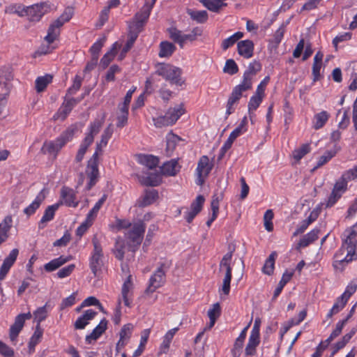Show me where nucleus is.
Wrapping results in <instances>:
<instances>
[{"label":"nucleus","mask_w":357,"mask_h":357,"mask_svg":"<svg viewBox=\"0 0 357 357\" xmlns=\"http://www.w3.org/2000/svg\"><path fill=\"white\" fill-rule=\"evenodd\" d=\"M114 132V126L109 123L104 130L100 142L97 143L95 153L88 161L86 168V174L89 178L86 185V190H89L93 187L98 181V155L102 153V149L107 146L109 139L112 137Z\"/></svg>","instance_id":"1"},{"label":"nucleus","mask_w":357,"mask_h":357,"mask_svg":"<svg viewBox=\"0 0 357 357\" xmlns=\"http://www.w3.org/2000/svg\"><path fill=\"white\" fill-rule=\"evenodd\" d=\"M345 238L338 252L335 255L336 262L349 263L357 259V222L344 233Z\"/></svg>","instance_id":"2"},{"label":"nucleus","mask_w":357,"mask_h":357,"mask_svg":"<svg viewBox=\"0 0 357 357\" xmlns=\"http://www.w3.org/2000/svg\"><path fill=\"white\" fill-rule=\"evenodd\" d=\"M356 178L357 165L353 169L346 171L336 181L326 206L327 208L333 206L346 191L348 181Z\"/></svg>","instance_id":"3"},{"label":"nucleus","mask_w":357,"mask_h":357,"mask_svg":"<svg viewBox=\"0 0 357 357\" xmlns=\"http://www.w3.org/2000/svg\"><path fill=\"white\" fill-rule=\"evenodd\" d=\"M73 15V8H66L63 13L55 20L49 26L47 34L45 37V40L48 44H52L59 36L60 28L67 22H68Z\"/></svg>","instance_id":"4"},{"label":"nucleus","mask_w":357,"mask_h":357,"mask_svg":"<svg viewBox=\"0 0 357 357\" xmlns=\"http://www.w3.org/2000/svg\"><path fill=\"white\" fill-rule=\"evenodd\" d=\"M171 264V261L168 260H165L159 264L158 267L150 278L149 287L146 289L147 292L153 293L165 284L166 273L169 269Z\"/></svg>","instance_id":"5"},{"label":"nucleus","mask_w":357,"mask_h":357,"mask_svg":"<svg viewBox=\"0 0 357 357\" xmlns=\"http://www.w3.org/2000/svg\"><path fill=\"white\" fill-rule=\"evenodd\" d=\"M103 121L100 119H96L91 123L89 128V132L86 134L75 157V160L79 162L82 160L84 154L86 152L88 147L92 144L94 137L99 132L102 126Z\"/></svg>","instance_id":"6"},{"label":"nucleus","mask_w":357,"mask_h":357,"mask_svg":"<svg viewBox=\"0 0 357 357\" xmlns=\"http://www.w3.org/2000/svg\"><path fill=\"white\" fill-rule=\"evenodd\" d=\"M51 9V6L47 2H41L30 6L24 7L20 11H15L19 16H27L28 20L31 22H38L41 17L47 13Z\"/></svg>","instance_id":"7"},{"label":"nucleus","mask_w":357,"mask_h":357,"mask_svg":"<svg viewBox=\"0 0 357 357\" xmlns=\"http://www.w3.org/2000/svg\"><path fill=\"white\" fill-rule=\"evenodd\" d=\"M181 69L168 63H160L157 66L155 73L171 84L181 86L183 84L181 78Z\"/></svg>","instance_id":"8"},{"label":"nucleus","mask_w":357,"mask_h":357,"mask_svg":"<svg viewBox=\"0 0 357 357\" xmlns=\"http://www.w3.org/2000/svg\"><path fill=\"white\" fill-rule=\"evenodd\" d=\"M93 250L89 259V267L95 277H98L102 272L103 266L102 248L96 237L92 240Z\"/></svg>","instance_id":"9"},{"label":"nucleus","mask_w":357,"mask_h":357,"mask_svg":"<svg viewBox=\"0 0 357 357\" xmlns=\"http://www.w3.org/2000/svg\"><path fill=\"white\" fill-rule=\"evenodd\" d=\"M170 38L174 42L178 43L181 48H183L185 41H195L198 36H201L203 30L200 27H195L192 29L191 32L188 34H183L181 31L175 27H171L168 29Z\"/></svg>","instance_id":"10"},{"label":"nucleus","mask_w":357,"mask_h":357,"mask_svg":"<svg viewBox=\"0 0 357 357\" xmlns=\"http://www.w3.org/2000/svg\"><path fill=\"white\" fill-rule=\"evenodd\" d=\"M231 272L232 268L231 266V253L225 254L222 258L219 264V273H224L222 285L220 289V291H222L225 295H228L230 291Z\"/></svg>","instance_id":"11"},{"label":"nucleus","mask_w":357,"mask_h":357,"mask_svg":"<svg viewBox=\"0 0 357 357\" xmlns=\"http://www.w3.org/2000/svg\"><path fill=\"white\" fill-rule=\"evenodd\" d=\"M146 229V225L143 220L135 222L132 227L126 233V236L133 244H141Z\"/></svg>","instance_id":"12"},{"label":"nucleus","mask_w":357,"mask_h":357,"mask_svg":"<svg viewBox=\"0 0 357 357\" xmlns=\"http://www.w3.org/2000/svg\"><path fill=\"white\" fill-rule=\"evenodd\" d=\"M150 13L151 11L149 10V8H145L142 6L140 10L135 15L132 22L129 25V29L134 32H137V34H139L146 23Z\"/></svg>","instance_id":"13"},{"label":"nucleus","mask_w":357,"mask_h":357,"mask_svg":"<svg viewBox=\"0 0 357 357\" xmlns=\"http://www.w3.org/2000/svg\"><path fill=\"white\" fill-rule=\"evenodd\" d=\"M249 89H250V88L241 83L234 88L227 103L226 114L227 116L234 112V105L238 103L242 96L243 92Z\"/></svg>","instance_id":"14"},{"label":"nucleus","mask_w":357,"mask_h":357,"mask_svg":"<svg viewBox=\"0 0 357 357\" xmlns=\"http://www.w3.org/2000/svg\"><path fill=\"white\" fill-rule=\"evenodd\" d=\"M31 318L30 312L18 314L15 319L14 324L10 326L9 331V337L12 342L16 340L19 333L23 328L26 320Z\"/></svg>","instance_id":"15"},{"label":"nucleus","mask_w":357,"mask_h":357,"mask_svg":"<svg viewBox=\"0 0 357 357\" xmlns=\"http://www.w3.org/2000/svg\"><path fill=\"white\" fill-rule=\"evenodd\" d=\"M211 170V166L208 163L207 156H202L197 164L196 184L202 185L204 183V177H206Z\"/></svg>","instance_id":"16"},{"label":"nucleus","mask_w":357,"mask_h":357,"mask_svg":"<svg viewBox=\"0 0 357 357\" xmlns=\"http://www.w3.org/2000/svg\"><path fill=\"white\" fill-rule=\"evenodd\" d=\"M13 75L10 68H3L0 70V92L8 94L12 87Z\"/></svg>","instance_id":"17"},{"label":"nucleus","mask_w":357,"mask_h":357,"mask_svg":"<svg viewBox=\"0 0 357 357\" xmlns=\"http://www.w3.org/2000/svg\"><path fill=\"white\" fill-rule=\"evenodd\" d=\"M261 68V64L258 61H254L251 62L243 74L241 84L251 89L252 86V79Z\"/></svg>","instance_id":"18"},{"label":"nucleus","mask_w":357,"mask_h":357,"mask_svg":"<svg viewBox=\"0 0 357 357\" xmlns=\"http://www.w3.org/2000/svg\"><path fill=\"white\" fill-rule=\"evenodd\" d=\"M18 254L19 250L17 248L13 249L8 256L4 259L0 267V280H3L6 278L7 273L16 261Z\"/></svg>","instance_id":"19"},{"label":"nucleus","mask_w":357,"mask_h":357,"mask_svg":"<svg viewBox=\"0 0 357 357\" xmlns=\"http://www.w3.org/2000/svg\"><path fill=\"white\" fill-rule=\"evenodd\" d=\"M67 143L66 140L59 136L54 141L46 142L43 144L41 149L44 153H50L56 155L63 146Z\"/></svg>","instance_id":"20"},{"label":"nucleus","mask_w":357,"mask_h":357,"mask_svg":"<svg viewBox=\"0 0 357 357\" xmlns=\"http://www.w3.org/2000/svg\"><path fill=\"white\" fill-rule=\"evenodd\" d=\"M61 204H66L70 207H77L78 201L76 200V194L74 190L66 186H63L61 190Z\"/></svg>","instance_id":"21"},{"label":"nucleus","mask_w":357,"mask_h":357,"mask_svg":"<svg viewBox=\"0 0 357 357\" xmlns=\"http://www.w3.org/2000/svg\"><path fill=\"white\" fill-rule=\"evenodd\" d=\"M133 330V326L131 324H127L123 326L119 333V340L116 343V350L119 352L120 349L123 348L131 337Z\"/></svg>","instance_id":"22"},{"label":"nucleus","mask_w":357,"mask_h":357,"mask_svg":"<svg viewBox=\"0 0 357 357\" xmlns=\"http://www.w3.org/2000/svg\"><path fill=\"white\" fill-rule=\"evenodd\" d=\"M158 198V192L156 190H145L142 195L137 202V205L140 208H144L152 204Z\"/></svg>","instance_id":"23"},{"label":"nucleus","mask_w":357,"mask_h":357,"mask_svg":"<svg viewBox=\"0 0 357 357\" xmlns=\"http://www.w3.org/2000/svg\"><path fill=\"white\" fill-rule=\"evenodd\" d=\"M238 53L245 59H250L253 56L254 43L250 40H244L237 43Z\"/></svg>","instance_id":"24"},{"label":"nucleus","mask_w":357,"mask_h":357,"mask_svg":"<svg viewBox=\"0 0 357 357\" xmlns=\"http://www.w3.org/2000/svg\"><path fill=\"white\" fill-rule=\"evenodd\" d=\"M184 113L185 109L183 108V105L180 104L174 107H170L165 113V116L169 120V123H171L172 126Z\"/></svg>","instance_id":"25"},{"label":"nucleus","mask_w":357,"mask_h":357,"mask_svg":"<svg viewBox=\"0 0 357 357\" xmlns=\"http://www.w3.org/2000/svg\"><path fill=\"white\" fill-rule=\"evenodd\" d=\"M107 321L103 319L99 324L92 331V332L86 336L85 340L88 344H91L93 340H96L106 331Z\"/></svg>","instance_id":"26"},{"label":"nucleus","mask_w":357,"mask_h":357,"mask_svg":"<svg viewBox=\"0 0 357 357\" xmlns=\"http://www.w3.org/2000/svg\"><path fill=\"white\" fill-rule=\"evenodd\" d=\"M96 314L97 312L93 310H86L75 322V328L76 329H84L88 325L89 321L92 320Z\"/></svg>","instance_id":"27"},{"label":"nucleus","mask_w":357,"mask_h":357,"mask_svg":"<svg viewBox=\"0 0 357 357\" xmlns=\"http://www.w3.org/2000/svg\"><path fill=\"white\" fill-rule=\"evenodd\" d=\"M45 198V196L43 190L38 194L33 202L24 209V213L27 217H30L31 215L34 214L36 210L40 207V206L44 201Z\"/></svg>","instance_id":"28"},{"label":"nucleus","mask_w":357,"mask_h":357,"mask_svg":"<svg viewBox=\"0 0 357 357\" xmlns=\"http://www.w3.org/2000/svg\"><path fill=\"white\" fill-rule=\"evenodd\" d=\"M60 203L49 206L45 211L44 214L38 223L39 229H43L45 224L54 218L55 211L59 208Z\"/></svg>","instance_id":"29"},{"label":"nucleus","mask_w":357,"mask_h":357,"mask_svg":"<svg viewBox=\"0 0 357 357\" xmlns=\"http://www.w3.org/2000/svg\"><path fill=\"white\" fill-rule=\"evenodd\" d=\"M180 165L177 160L172 159L166 162L161 167V172L163 174L167 176H175L180 170Z\"/></svg>","instance_id":"30"},{"label":"nucleus","mask_w":357,"mask_h":357,"mask_svg":"<svg viewBox=\"0 0 357 357\" xmlns=\"http://www.w3.org/2000/svg\"><path fill=\"white\" fill-rule=\"evenodd\" d=\"M73 109V107L72 106V104L68 101L66 98H65L63 102L58 109L57 112L54 115V119L64 121Z\"/></svg>","instance_id":"31"},{"label":"nucleus","mask_w":357,"mask_h":357,"mask_svg":"<svg viewBox=\"0 0 357 357\" xmlns=\"http://www.w3.org/2000/svg\"><path fill=\"white\" fill-rule=\"evenodd\" d=\"M13 219L10 215H7L0 223V243L1 244L8 238V232L12 227Z\"/></svg>","instance_id":"32"},{"label":"nucleus","mask_w":357,"mask_h":357,"mask_svg":"<svg viewBox=\"0 0 357 357\" xmlns=\"http://www.w3.org/2000/svg\"><path fill=\"white\" fill-rule=\"evenodd\" d=\"M71 259L70 257H63L61 256L56 259H54L50 262L47 263L44 266V268L47 272H52L60 266L68 262Z\"/></svg>","instance_id":"33"},{"label":"nucleus","mask_w":357,"mask_h":357,"mask_svg":"<svg viewBox=\"0 0 357 357\" xmlns=\"http://www.w3.org/2000/svg\"><path fill=\"white\" fill-rule=\"evenodd\" d=\"M138 161L140 164L147 167L150 169L158 166L159 160L152 155H139Z\"/></svg>","instance_id":"34"},{"label":"nucleus","mask_w":357,"mask_h":357,"mask_svg":"<svg viewBox=\"0 0 357 357\" xmlns=\"http://www.w3.org/2000/svg\"><path fill=\"white\" fill-rule=\"evenodd\" d=\"M186 12L190 18L192 20L196 21L197 23L202 24L208 20V15L206 10H195L188 8Z\"/></svg>","instance_id":"35"},{"label":"nucleus","mask_w":357,"mask_h":357,"mask_svg":"<svg viewBox=\"0 0 357 357\" xmlns=\"http://www.w3.org/2000/svg\"><path fill=\"white\" fill-rule=\"evenodd\" d=\"M330 114L326 111H321L314 115L313 119V128L315 130L321 128L329 119Z\"/></svg>","instance_id":"36"},{"label":"nucleus","mask_w":357,"mask_h":357,"mask_svg":"<svg viewBox=\"0 0 357 357\" xmlns=\"http://www.w3.org/2000/svg\"><path fill=\"white\" fill-rule=\"evenodd\" d=\"M176 49V47L173 43L168 41H162L160 44L158 55L160 57H169L175 52Z\"/></svg>","instance_id":"37"},{"label":"nucleus","mask_w":357,"mask_h":357,"mask_svg":"<svg viewBox=\"0 0 357 357\" xmlns=\"http://www.w3.org/2000/svg\"><path fill=\"white\" fill-rule=\"evenodd\" d=\"M199 2L210 11L219 13L222 7L227 3L220 2L219 0H199Z\"/></svg>","instance_id":"38"},{"label":"nucleus","mask_w":357,"mask_h":357,"mask_svg":"<svg viewBox=\"0 0 357 357\" xmlns=\"http://www.w3.org/2000/svg\"><path fill=\"white\" fill-rule=\"evenodd\" d=\"M259 344V336L250 334L245 350V354L247 356H254L256 353V348Z\"/></svg>","instance_id":"39"},{"label":"nucleus","mask_w":357,"mask_h":357,"mask_svg":"<svg viewBox=\"0 0 357 357\" xmlns=\"http://www.w3.org/2000/svg\"><path fill=\"white\" fill-rule=\"evenodd\" d=\"M137 32H134L129 29L128 33V39L126 42V44L123 47L121 52L119 55V59H123L126 55V54L131 49L134 43L135 42L136 39L138 37Z\"/></svg>","instance_id":"40"},{"label":"nucleus","mask_w":357,"mask_h":357,"mask_svg":"<svg viewBox=\"0 0 357 357\" xmlns=\"http://www.w3.org/2000/svg\"><path fill=\"white\" fill-rule=\"evenodd\" d=\"M119 47L120 45L117 43H114L111 50L103 56L100 60V64L103 68L107 67V66L114 59L117 52V50Z\"/></svg>","instance_id":"41"},{"label":"nucleus","mask_w":357,"mask_h":357,"mask_svg":"<svg viewBox=\"0 0 357 357\" xmlns=\"http://www.w3.org/2000/svg\"><path fill=\"white\" fill-rule=\"evenodd\" d=\"M150 333H151V329H149V328L144 329L142 332L140 343H139L138 348L133 353V357H138L142 354V352L144 350L145 345L148 341Z\"/></svg>","instance_id":"42"},{"label":"nucleus","mask_w":357,"mask_h":357,"mask_svg":"<svg viewBox=\"0 0 357 357\" xmlns=\"http://www.w3.org/2000/svg\"><path fill=\"white\" fill-rule=\"evenodd\" d=\"M52 80V76L49 74L38 77L35 82L37 92L40 93L43 91Z\"/></svg>","instance_id":"43"},{"label":"nucleus","mask_w":357,"mask_h":357,"mask_svg":"<svg viewBox=\"0 0 357 357\" xmlns=\"http://www.w3.org/2000/svg\"><path fill=\"white\" fill-rule=\"evenodd\" d=\"M292 276H293V272L285 271L283 273L282 277L280 281L279 282L278 287H276V289L274 291V293H273V298L274 299L276 298L280 295L282 289L284 288L285 284L291 280Z\"/></svg>","instance_id":"44"},{"label":"nucleus","mask_w":357,"mask_h":357,"mask_svg":"<svg viewBox=\"0 0 357 357\" xmlns=\"http://www.w3.org/2000/svg\"><path fill=\"white\" fill-rule=\"evenodd\" d=\"M243 37V33L241 31H237L230 37L223 40L221 44L222 50H227L230 47L233 46L237 42V40H238Z\"/></svg>","instance_id":"45"},{"label":"nucleus","mask_w":357,"mask_h":357,"mask_svg":"<svg viewBox=\"0 0 357 357\" xmlns=\"http://www.w3.org/2000/svg\"><path fill=\"white\" fill-rule=\"evenodd\" d=\"M107 199V195H103L102 197L96 203L93 208L87 214L86 221L91 222L97 216V214Z\"/></svg>","instance_id":"46"},{"label":"nucleus","mask_w":357,"mask_h":357,"mask_svg":"<svg viewBox=\"0 0 357 357\" xmlns=\"http://www.w3.org/2000/svg\"><path fill=\"white\" fill-rule=\"evenodd\" d=\"M275 255V252H272L266 260L262 268V271L265 274L271 275L273 273Z\"/></svg>","instance_id":"47"},{"label":"nucleus","mask_w":357,"mask_h":357,"mask_svg":"<svg viewBox=\"0 0 357 357\" xmlns=\"http://www.w3.org/2000/svg\"><path fill=\"white\" fill-rule=\"evenodd\" d=\"M161 178L158 174H150L142 181L146 186H158L160 184Z\"/></svg>","instance_id":"48"},{"label":"nucleus","mask_w":357,"mask_h":357,"mask_svg":"<svg viewBox=\"0 0 357 357\" xmlns=\"http://www.w3.org/2000/svg\"><path fill=\"white\" fill-rule=\"evenodd\" d=\"M166 139H167L166 152L168 154H169L175 149L176 144L180 140V138L177 135L171 132L167 135Z\"/></svg>","instance_id":"49"},{"label":"nucleus","mask_w":357,"mask_h":357,"mask_svg":"<svg viewBox=\"0 0 357 357\" xmlns=\"http://www.w3.org/2000/svg\"><path fill=\"white\" fill-rule=\"evenodd\" d=\"M263 96L257 93L252 96L248 102V111L251 114L255 111L262 102Z\"/></svg>","instance_id":"50"},{"label":"nucleus","mask_w":357,"mask_h":357,"mask_svg":"<svg viewBox=\"0 0 357 357\" xmlns=\"http://www.w3.org/2000/svg\"><path fill=\"white\" fill-rule=\"evenodd\" d=\"M43 335V331L40 329L39 326H36V331L31 336L29 342V350H34L36 345L40 342V340Z\"/></svg>","instance_id":"51"},{"label":"nucleus","mask_w":357,"mask_h":357,"mask_svg":"<svg viewBox=\"0 0 357 357\" xmlns=\"http://www.w3.org/2000/svg\"><path fill=\"white\" fill-rule=\"evenodd\" d=\"M47 303L40 307H38L34 312V318L37 321L38 324L37 326H40V324L41 321H44L47 315Z\"/></svg>","instance_id":"52"},{"label":"nucleus","mask_w":357,"mask_h":357,"mask_svg":"<svg viewBox=\"0 0 357 357\" xmlns=\"http://www.w3.org/2000/svg\"><path fill=\"white\" fill-rule=\"evenodd\" d=\"M211 209L213 211L212 216L209 218L206 222V225L210 227L212 222L215 220L218 216V211H219V201L218 198L213 197V200L211 202Z\"/></svg>","instance_id":"53"},{"label":"nucleus","mask_w":357,"mask_h":357,"mask_svg":"<svg viewBox=\"0 0 357 357\" xmlns=\"http://www.w3.org/2000/svg\"><path fill=\"white\" fill-rule=\"evenodd\" d=\"M310 148L309 144H303L299 149L293 152V157L297 161H299L305 155L309 153Z\"/></svg>","instance_id":"54"},{"label":"nucleus","mask_w":357,"mask_h":357,"mask_svg":"<svg viewBox=\"0 0 357 357\" xmlns=\"http://www.w3.org/2000/svg\"><path fill=\"white\" fill-rule=\"evenodd\" d=\"M223 71L232 75L238 73V68L237 64L233 59H228L225 63Z\"/></svg>","instance_id":"55"},{"label":"nucleus","mask_w":357,"mask_h":357,"mask_svg":"<svg viewBox=\"0 0 357 357\" xmlns=\"http://www.w3.org/2000/svg\"><path fill=\"white\" fill-rule=\"evenodd\" d=\"M221 314V307L219 304V303H215L212 305V307L210 308L208 311V316L209 317V319H215L217 320V319L220 316Z\"/></svg>","instance_id":"56"},{"label":"nucleus","mask_w":357,"mask_h":357,"mask_svg":"<svg viewBox=\"0 0 357 357\" xmlns=\"http://www.w3.org/2000/svg\"><path fill=\"white\" fill-rule=\"evenodd\" d=\"M105 42V38H101L97 40L90 48V51L91 53V56L98 58L99 52L101 50L104 43Z\"/></svg>","instance_id":"57"},{"label":"nucleus","mask_w":357,"mask_h":357,"mask_svg":"<svg viewBox=\"0 0 357 357\" xmlns=\"http://www.w3.org/2000/svg\"><path fill=\"white\" fill-rule=\"evenodd\" d=\"M124 247L123 242L116 241L114 249V254L115 257L120 261H123L124 258Z\"/></svg>","instance_id":"58"},{"label":"nucleus","mask_w":357,"mask_h":357,"mask_svg":"<svg viewBox=\"0 0 357 357\" xmlns=\"http://www.w3.org/2000/svg\"><path fill=\"white\" fill-rule=\"evenodd\" d=\"M77 130V127L74 125H72L70 127H68L66 130H64L60 136L63 137L66 140V142H68L73 139Z\"/></svg>","instance_id":"59"},{"label":"nucleus","mask_w":357,"mask_h":357,"mask_svg":"<svg viewBox=\"0 0 357 357\" xmlns=\"http://www.w3.org/2000/svg\"><path fill=\"white\" fill-rule=\"evenodd\" d=\"M204 197L202 195H198L196 199L191 204L190 210L199 213L204 203Z\"/></svg>","instance_id":"60"},{"label":"nucleus","mask_w":357,"mask_h":357,"mask_svg":"<svg viewBox=\"0 0 357 357\" xmlns=\"http://www.w3.org/2000/svg\"><path fill=\"white\" fill-rule=\"evenodd\" d=\"M356 289L357 284L356 283L351 282L347 287L346 290L340 297H342V299L343 298L344 300L348 301L351 296L356 292Z\"/></svg>","instance_id":"61"},{"label":"nucleus","mask_w":357,"mask_h":357,"mask_svg":"<svg viewBox=\"0 0 357 357\" xmlns=\"http://www.w3.org/2000/svg\"><path fill=\"white\" fill-rule=\"evenodd\" d=\"M0 354L3 357H13L14 356V351L0 340Z\"/></svg>","instance_id":"62"},{"label":"nucleus","mask_w":357,"mask_h":357,"mask_svg":"<svg viewBox=\"0 0 357 357\" xmlns=\"http://www.w3.org/2000/svg\"><path fill=\"white\" fill-rule=\"evenodd\" d=\"M335 153L332 151H326L323 155H321L317 164L315 168H318L328 162L333 157H334Z\"/></svg>","instance_id":"63"},{"label":"nucleus","mask_w":357,"mask_h":357,"mask_svg":"<svg viewBox=\"0 0 357 357\" xmlns=\"http://www.w3.org/2000/svg\"><path fill=\"white\" fill-rule=\"evenodd\" d=\"M75 268V264H70L67 266H65V267L62 268L61 269H60L57 272V276L59 278H66L72 273V272L74 271Z\"/></svg>","instance_id":"64"}]
</instances>
